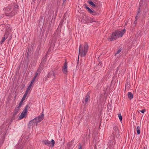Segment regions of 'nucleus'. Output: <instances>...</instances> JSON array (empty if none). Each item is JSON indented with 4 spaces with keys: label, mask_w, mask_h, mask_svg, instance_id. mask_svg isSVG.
<instances>
[{
    "label": "nucleus",
    "mask_w": 149,
    "mask_h": 149,
    "mask_svg": "<svg viewBox=\"0 0 149 149\" xmlns=\"http://www.w3.org/2000/svg\"><path fill=\"white\" fill-rule=\"evenodd\" d=\"M40 74L38 73V72H36L35 74V76L34 77H33V79H32V80H33V81H35L36 77L38 75V74Z\"/></svg>",
    "instance_id": "obj_23"
},
{
    "label": "nucleus",
    "mask_w": 149,
    "mask_h": 149,
    "mask_svg": "<svg viewBox=\"0 0 149 149\" xmlns=\"http://www.w3.org/2000/svg\"><path fill=\"white\" fill-rule=\"evenodd\" d=\"M89 19H90V17L86 15H84L83 17L82 20L83 22L87 23H89Z\"/></svg>",
    "instance_id": "obj_9"
},
{
    "label": "nucleus",
    "mask_w": 149,
    "mask_h": 149,
    "mask_svg": "<svg viewBox=\"0 0 149 149\" xmlns=\"http://www.w3.org/2000/svg\"><path fill=\"white\" fill-rule=\"evenodd\" d=\"M90 99V97L89 94L88 93L86 95L85 97V100L84 102V104H86L88 102V100Z\"/></svg>",
    "instance_id": "obj_14"
},
{
    "label": "nucleus",
    "mask_w": 149,
    "mask_h": 149,
    "mask_svg": "<svg viewBox=\"0 0 149 149\" xmlns=\"http://www.w3.org/2000/svg\"><path fill=\"white\" fill-rule=\"evenodd\" d=\"M42 65L41 63L40 64L36 72L40 74L41 71L42 69Z\"/></svg>",
    "instance_id": "obj_17"
},
{
    "label": "nucleus",
    "mask_w": 149,
    "mask_h": 149,
    "mask_svg": "<svg viewBox=\"0 0 149 149\" xmlns=\"http://www.w3.org/2000/svg\"><path fill=\"white\" fill-rule=\"evenodd\" d=\"M140 127L139 126H137L136 127V131L137 134H139L140 133Z\"/></svg>",
    "instance_id": "obj_22"
},
{
    "label": "nucleus",
    "mask_w": 149,
    "mask_h": 149,
    "mask_svg": "<svg viewBox=\"0 0 149 149\" xmlns=\"http://www.w3.org/2000/svg\"><path fill=\"white\" fill-rule=\"evenodd\" d=\"M135 19H136V20L134 22V24L135 25H136L137 24L136 20H137V16H136V17H135Z\"/></svg>",
    "instance_id": "obj_29"
},
{
    "label": "nucleus",
    "mask_w": 149,
    "mask_h": 149,
    "mask_svg": "<svg viewBox=\"0 0 149 149\" xmlns=\"http://www.w3.org/2000/svg\"><path fill=\"white\" fill-rule=\"evenodd\" d=\"M146 110L145 109H142L140 111L142 113H143Z\"/></svg>",
    "instance_id": "obj_32"
},
{
    "label": "nucleus",
    "mask_w": 149,
    "mask_h": 149,
    "mask_svg": "<svg viewBox=\"0 0 149 149\" xmlns=\"http://www.w3.org/2000/svg\"><path fill=\"white\" fill-rule=\"evenodd\" d=\"M79 149H81V145H79Z\"/></svg>",
    "instance_id": "obj_35"
},
{
    "label": "nucleus",
    "mask_w": 149,
    "mask_h": 149,
    "mask_svg": "<svg viewBox=\"0 0 149 149\" xmlns=\"http://www.w3.org/2000/svg\"><path fill=\"white\" fill-rule=\"evenodd\" d=\"M88 46L87 43L84 44V47H83L81 45V44L79 47V56L78 58V61H79V56H81L84 57L86 54L88 50Z\"/></svg>",
    "instance_id": "obj_2"
},
{
    "label": "nucleus",
    "mask_w": 149,
    "mask_h": 149,
    "mask_svg": "<svg viewBox=\"0 0 149 149\" xmlns=\"http://www.w3.org/2000/svg\"><path fill=\"white\" fill-rule=\"evenodd\" d=\"M90 19H89V23H92L94 21V19L93 18H91L90 17Z\"/></svg>",
    "instance_id": "obj_28"
},
{
    "label": "nucleus",
    "mask_w": 149,
    "mask_h": 149,
    "mask_svg": "<svg viewBox=\"0 0 149 149\" xmlns=\"http://www.w3.org/2000/svg\"><path fill=\"white\" fill-rule=\"evenodd\" d=\"M143 149H146L145 147H144L143 148Z\"/></svg>",
    "instance_id": "obj_38"
},
{
    "label": "nucleus",
    "mask_w": 149,
    "mask_h": 149,
    "mask_svg": "<svg viewBox=\"0 0 149 149\" xmlns=\"http://www.w3.org/2000/svg\"><path fill=\"white\" fill-rule=\"evenodd\" d=\"M48 77H52L53 79L55 77V73L53 71H50L48 73Z\"/></svg>",
    "instance_id": "obj_13"
},
{
    "label": "nucleus",
    "mask_w": 149,
    "mask_h": 149,
    "mask_svg": "<svg viewBox=\"0 0 149 149\" xmlns=\"http://www.w3.org/2000/svg\"><path fill=\"white\" fill-rule=\"evenodd\" d=\"M67 68V63L65 62L63 66L62 67V71L64 74H67L68 72Z\"/></svg>",
    "instance_id": "obj_8"
},
{
    "label": "nucleus",
    "mask_w": 149,
    "mask_h": 149,
    "mask_svg": "<svg viewBox=\"0 0 149 149\" xmlns=\"http://www.w3.org/2000/svg\"><path fill=\"white\" fill-rule=\"evenodd\" d=\"M85 7L86 8L87 10H88V8H89L87 6V5H86V4H85Z\"/></svg>",
    "instance_id": "obj_34"
},
{
    "label": "nucleus",
    "mask_w": 149,
    "mask_h": 149,
    "mask_svg": "<svg viewBox=\"0 0 149 149\" xmlns=\"http://www.w3.org/2000/svg\"><path fill=\"white\" fill-rule=\"evenodd\" d=\"M73 141L72 140L70 142H69L67 144L66 146V149H70L72 146V144L73 143Z\"/></svg>",
    "instance_id": "obj_12"
},
{
    "label": "nucleus",
    "mask_w": 149,
    "mask_h": 149,
    "mask_svg": "<svg viewBox=\"0 0 149 149\" xmlns=\"http://www.w3.org/2000/svg\"><path fill=\"white\" fill-rule=\"evenodd\" d=\"M88 12L91 14L93 15V13H95V12L94 10H92L90 8L88 10Z\"/></svg>",
    "instance_id": "obj_24"
},
{
    "label": "nucleus",
    "mask_w": 149,
    "mask_h": 149,
    "mask_svg": "<svg viewBox=\"0 0 149 149\" xmlns=\"http://www.w3.org/2000/svg\"><path fill=\"white\" fill-rule=\"evenodd\" d=\"M20 108L18 107H16L15 109L13 111V116H15L18 113V111H19Z\"/></svg>",
    "instance_id": "obj_15"
},
{
    "label": "nucleus",
    "mask_w": 149,
    "mask_h": 149,
    "mask_svg": "<svg viewBox=\"0 0 149 149\" xmlns=\"http://www.w3.org/2000/svg\"><path fill=\"white\" fill-rule=\"evenodd\" d=\"M128 97L130 99H132L133 97V94L130 92H129L128 93Z\"/></svg>",
    "instance_id": "obj_18"
},
{
    "label": "nucleus",
    "mask_w": 149,
    "mask_h": 149,
    "mask_svg": "<svg viewBox=\"0 0 149 149\" xmlns=\"http://www.w3.org/2000/svg\"><path fill=\"white\" fill-rule=\"evenodd\" d=\"M28 107L29 106L28 105H26L24 109L22 112V113L19 117L18 119L19 120H21L26 115Z\"/></svg>",
    "instance_id": "obj_5"
},
{
    "label": "nucleus",
    "mask_w": 149,
    "mask_h": 149,
    "mask_svg": "<svg viewBox=\"0 0 149 149\" xmlns=\"http://www.w3.org/2000/svg\"><path fill=\"white\" fill-rule=\"evenodd\" d=\"M59 35L58 34V32H56L54 34V35L53 37V38L52 39H51L49 43L51 45H54V44L55 43V41H53V39H55V41L56 40V39H57L58 37H59Z\"/></svg>",
    "instance_id": "obj_7"
},
{
    "label": "nucleus",
    "mask_w": 149,
    "mask_h": 149,
    "mask_svg": "<svg viewBox=\"0 0 149 149\" xmlns=\"http://www.w3.org/2000/svg\"><path fill=\"white\" fill-rule=\"evenodd\" d=\"M48 33V31L47 33V34Z\"/></svg>",
    "instance_id": "obj_39"
},
{
    "label": "nucleus",
    "mask_w": 149,
    "mask_h": 149,
    "mask_svg": "<svg viewBox=\"0 0 149 149\" xmlns=\"http://www.w3.org/2000/svg\"><path fill=\"white\" fill-rule=\"evenodd\" d=\"M88 3L91 5L92 7H95L96 5L94 3L91 1H88Z\"/></svg>",
    "instance_id": "obj_20"
},
{
    "label": "nucleus",
    "mask_w": 149,
    "mask_h": 149,
    "mask_svg": "<svg viewBox=\"0 0 149 149\" xmlns=\"http://www.w3.org/2000/svg\"><path fill=\"white\" fill-rule=\"evenodd\" d=\"M44 117V114L43 113H42L38 117H36L35 118H36V120H37L38 122H39L42 120Z\"/></svg>",
    "instance_id": "obj_11"
},
{
    "label": "nucleus",
    "mask_w": 149,
    "mask_h": 149,
    "mask_svg": "<svg viewBox=\"0 0 149 149\" xmlns=\"http://www.w3.org/2000/svg\"><path fill=\"white\" fill-rule=\"evenodd\" d=\"M42 143L43 144L49 146H50L51 147H53L55 144V141L53 139H52L50 142L48 140H43L42 141Z\"/></svg>",
    "instance_id": "obj_4"
},
{
    "label": "nucleus",
    "mask_w": 149,
    "mask_h": 149,
    "mask_svg": "<svg viewBox=\"0 0 149 149\" xmlns=\"http://www.w3.org/2000/svg\"><path fill=\"white\" fill-rule=\"evenodd\" d=\"M118 116L120 120L121 121H122V118L121 115L120 113L119 114H118Z\"/></svg>",
    "instance_id": "obj_27"
},
{
    "label": "nucleus",
    "mask_w": 149,
    "mask_h": 149,
    "mask_svg": "<svg viewBox=\"0 0 149 149\" xmlns=\"http://www.w3.org/2000/svg\"><path fill=\"white\" fill-rule=\"evenodd\" d=\"M66 0H63V2H65V1H66Z\"/></svg>",
    "instance_id": "obj_37"
},
{
    "label": "nucleus",
    "mask_w": 149,
    "mask_h": 149,
    "mask_svg": "<svg viewBox=\"0 0 149 149\" xmlns=\"http://www.w3.org/2000/svg\"><path fill=\"white\" fill-rule=\"evenodd\" d=\"M140 12V10L139 9V10H138V14H139Z\"/></svg>",
    "instance_id": "obj_36"
},
{
    "label": "nucleus",
    "mask_w": 149,
    "mask_h": 149,
    "mask_svg": "<svg viewBox=\"0 0 149 149\" xmlns=\"http://www.w3.org/2000/svg\"><path fill=\"white\" fill-rule=\"evenodd\" d=\"M23 102V101L21 100L19 104V105L17 107L20 108V107H21V106Z\"/></svg>",
    "instance_id": "obj_26"
},
{
    "label": "nucleus",
    "mask_w": 149,
    "mask_h": 149,
    "mask_svg": "<svg viewBox=\"0 0 149 149\" xmlns=\"http://www.w3.org/2000/svg\"><path fill=\"white\" fill-rule=\"evenodd\" d=\"M121 51V49H120L119 50H118L117 52V53L116 54H119Z\"/></svg>",
    "instance_id": "obj_33"
},
{
    "label": "nucleus",
    "mask_w": 149,
    "mask_h": 149,
    "mask_svg": "<svg viewBox=\"0 0 149 149\" xmlns=\"http://www.w3.org/2000/svg\"><path fill=\"white\" fill-rule=\"evenodd\" d=\"M18 5H16L15 6V9H16V10H17V9L18 8ZM17 11V10H16Z\"/></svg>",
    "instance_id": "obj_31"
},
{
    "label": "nucleus",
    "mask_w": 149,
    "mask_h": 149,
    "mask_svg": "<svg viewBox=\"0 0 149 149\" xmlns=\"http://www.w3.org/2000/svg\"><path fill=\"white\" fill-rule=\"evenodd\" d=\"M28 93L25 92L24 94V95L23 97H22L21 100L23 101L25 99L27 95H28Z\"/></svg>",
    "instance_id": "obj_21"
},
{
    "label": "nucleus",
    "mask_w": 149,
    "mask_h": 149,
    "mask_svg": "<svg viewBox=\"0 0 149 149\" xmlns=\"http://www.w3.org/2000/svg\"><path fill=\"white\" fill-rule=\"evenodd\" d=\"M114 131L113 132V134L114 135L118 134V133L119 130L116 124H114L113 126Z\"/></svg>",
    "instance_id": "obj_10"
},
{
    "label": "nucleus",
    "mask_w": 149,
    "mask_h": 149,
    "mask_svg": "<svg viewBox=\"0 0 149 149\" xmlns=\"http://www.w3.org/2000/svg\"><path fill=\"white\" fill-rule=\"evenodd\" d=\"M6 36V35H5L4 36ZM7 38H5V37L4 36L3 38L1 40V44L2 43L6 40V39Z\"/></svg>",
    "instance_id": "obj_25"
},
{
    "label": "nucleus",
    "mask_w": 149,
    "mask_h": 149,
    "mask_svg": "<svg viewBox=\"0 0 149 149\" xmlns=\"http://www.w3.org/2000/svg\"><path fill=\"white\" fill-rule=\"evenodd\" d=\"M36 118H34V119L31 120L30 121L28 124V126L29 127L31 126H34L37 125L38 123L37 120H36Z\"/></svg>",
    "instance_id": "obj_6"
},
{
    "label": "nucleus",
    "mask_w": 149,
    "mask_h": 149,
    "mask_svg": "<svg viewBox=\"0 0 149 149\" xmlns=\"http://www.w3.org/2000/svg\"><path fill=\"white\" fill-rule=\"evenodd\" d=\"M34 81H33V80H31L30 84L29 86L27 88V89L26 91L25 92L27 93H28V92L30 90L32 86V84L34 82Z\"/></svg>",
    "instance_id": "obj_16"
},
{
    "label": "nucleus",
    "mask_w": 149,
    "mask_h": 149,
    "mask_svg": "<svg viewBox=\"0 0 149 149\" xmlns=\"http://www.w3.org/2000/svg\"><path fill=\"white\" fill-rule=\"evenodd\" d=\"M115 143L114 142L110 141V142L108 143V145L109 147H113Z\"/></svg>",
    "instance_id": "obj_19"
},
{
    "label": "nucleus",
    "mask_w": 149,
    "mask_h": 149,
    "mask_svg": "<svg viewBox=\"0 0 149 149\" xmlns=\"http://www.w3.org/2000/svg\"><path fill=\"white\" fill-rule=\"evenodd\" d=\"M125 32V29L121 31H116L112 33L110 37L108 38V40L110 41L114 40L119 37H122Z\"/></svg>",
    "instance_id": "obj_1"
},
{
    "label": "nucleus",
    "mask_w": 149,
    "mask_h": 149,
    "mask_svg": "<svg viewBox=\"0 0 149 149\" xmlns=\"http://www.w3.org/2000/svg\"><path fill=\"white\" fill-rule=\"evenodd\" d=\"M20 146V145L18 144V146L16 147V149H22V148H21V147Z\"/></svg>",
    "instance_id": "obj_30"
},
{
    "label": "nucleus",
    "mask_w": 149,
    "mask_h": 149,
    "mask_svg": "<svg viewBox=\"0 0 149 149\" xmlns=\"http://www.w3.org/2000/svg\"><path fill=\"white\" fill-rule=\"evenodd\" d=\"M4 10L5 11L6 15L10 17H13L17 13L16 9L9 7H6L4 9Z\"/></svg>",
    "instance_id": "obj_3"
}]
</instances>
